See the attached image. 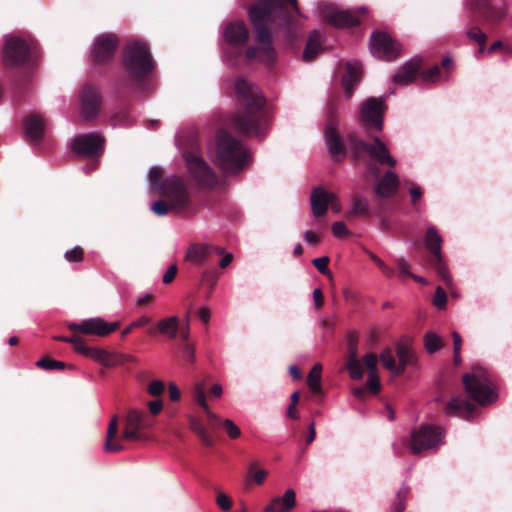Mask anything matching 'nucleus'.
Returning <instances> with one entry per match:
<instances>
[{
  "label": "nucleus",
  "mask_w": 512,
  "mask_h": 512,
  "mask_svg": "<svg viewBox=\"0 0 512 512\" xmlns=\"http://www.w3.org/2000/svg\"><path fill=\"white\" fill-rule=\"evenodd\" d=\"M104 139L96 133L75 137L71 142L72 149L83 156H94L102 152Z\"/></svg>",
  "instance_id": "dca6fc26"
},
{
  "label": "nucleus",
  "mask_w": 512,
  "mask_h": 512,
  "mask_svg": "<svg viewBox=\"0 0 512 512\" xmlns=\"http://www.w3.org/2000/svg\"><path fill=\"white\" fill-rule=\"evenodd\" d=\"M118 322L108 323L101 317L85 319L80 323H70L68 328L72 331H78L86 335H96L104 337L118 328Z\"/></svg>",
  "instance_id": "ddd939ff"
},
{
  "label": "nucleus",
  "mask_w": 512,
  "mask_h": 512,
  "mask_svg": "<svg viewBox=\"0 0 512 512\" xmlns=\"http://www.w3.org/2000/svg\"><path fill=\"white\" fill-rule=\"evenodd\" d=\"M176 273L177 267L175 265H171L163 276V282L165 284L170 283L175 278Z\"/></svg>",
  "instance_id": "69168bd1"
},
{
  "label": "nucleus",
  "mask_w": 512,
  "mask_h": 512,
  "mask_svg": "<svg viewBox=\"0 0 512 512\" xmlns=\"http://www.w3.org/2000/svg\"><path fill=\"white\" fill-rule=\"evenodd\" d=\"M333 235L337 238H341L347 236L349 234V230L344 222L338 221L333 223L332 225Z\"/></svg>",
  "instance_id": "864d4df0"
},
{
  "label": "nucleus",
  "mask_w": 512,
  "mask_h": 512,
  "mask_svg": "<svg viewBox=\"0 0 512 512\" xmlns=\"http://www.w3.org/2000/svg\"><path fill=\"white\" fill-rule=\"evenodd\" d=\"M367 385L371 392L378 393L381 389L379 377L377 373L368 374Z\"/></svg>",
  "instance_id": "5fc2aeb1"
},
{
  "label": "nucleus",
  "mask_w": 512,
  "mask_h": 512,
  "mask_svg": "<svg viewBox=\"0 0 512 512\" xmlns=\"http://www.w3.org/2000/svg\"><path fill=\"white\" fill-rule=\"evenodd\" d=\"M212 253L222 255L224 254V249L207 244H194L188 248L186 259L194 263H200L203 262Z\"/></svg>",
  "instance_id": "a878e982"
},
{
  "label": "nucleus",
  "mask_w": 512,
  "mask_h": 512,
  "mask_svg": "<svg viewBox=\"0 0 512 512\" xmlns=\"http://www.w3.org/2000/svg\"><path fill=\"white\" fill-rule=\"evenodd\" d=\"M328 263H329V258L327 256L315 258L312 260V264L317 268V270L320 273H322L324 275L329 274Z\"/></svg>",
  "instance_id": "603ef678"
},
{
  "label": "nucleus",
  "mask_w": 512,
  "mask_h": 512,
  "mask_svg": "<svg viewBox=\"0 0 512 512\" xmlns=\"http://www.w3.org/2000/svg\"><path fill=\"white\" fill-rule=\"evenodd\" d=\"M148 408L153 415H157L163 409V402L161 400L150 401L148 403Z\"/></svg>",
  "instance_id": "0e129e2a"
},
{
  "label": "nucleus",
  "mask_w": 512,
  "mask_h": 512,
  "mask_svg": "<svg viewBox=\"0 0 512 512\" xmlns=\"http://www.w3.org/2000/svg\"><path fill=\"white\" fill-rule=\"evenodd\" d=\"M467 36L479 44V53H482L484 50L486 35L480 29L475 27L467 31Z\"/></svg>",
  "instance_id": "c03bdc74"
},
{
  "label": "nucleus",
  "mask_w": 512,
  "mask_h": 512,
  "mask_svg": "<svg viewBox=\"0 0 512 512\" xmlns=\"http://www.w3.org/2000/svg\"><path fill=\"white\" fill-rule=\"evenodd\" d=\"M348 144L354 155L360 156L366 154L369 159L381 164L394 167L396 160L390 155L389 150L384 142L378 137H374L372 143H366L357 138L348 139Z\"/></svg>",
  "instance_id": "6e6552de"
},
{
  "label": "nucleus",
  "mask_w": 512,
  "mask_h": 512,
  "mask_svg": "<svg viewBox=\"0 0 512 512\" xmlns=\"http://www.w3.org/2000/svg\"><path fill=\"white\" fill-rule=\"evenodd\" d=\"M326 21L338 28L351 27L359 23L358 18L350 10L339 11L329 8L325 15Z\"/></svg>",
  "instance_id": "4be33fe9"
},
{
  "label": "nucleus",
  "mask_w": 512,
  "mask_h": 512,
  "mask_svg": "<svg viewBox=\"0 0 512 512\" xmlns=\"http://www.w3.org/2000/svg\"><path fill=\"white\" fill-rule=\"evenodd\" d=\"M149 184L151 189L156 192L163 191L165 180L161 178L160 168L153 166L148 171Z\"/></svg>",
  "instance_id": "58836bf2"
},
{
  "label": "nucleus",
  "mask_w": 512,
  "mask_h": 512,
  "mask_svg": "<svg viewBox=\"0 0 512 512\" xmlns=\"http://www.w3.org/2000/svg\"><path fill=\"white\" fill-rule=\"evenodd\" d=\"M216 153L221 169L226 172L240 169L249 159L247 150L225 131H219L216 136Z\"/></svg>",
  "instance_id": "7ed1b4c3"
},
{
  "label": "nucleus",
  "mask_w": 512,
  "mask_h": 512,
  "mask_svg": "<svg viewBox=\"0 0 512 512\" xmlns=\"http://www.w3.org/2000/svg\"><path fill=\"white\" fill-rule=\"evenodd\" d=\"M235 93L243 107L242 114L235 118V127L244 133L261 134V126L266 123V118L261 109L264 105L262 93L249 80L238 78L235 81Z\"/></svg>",
  "instance_id": "f03ea898"
},
{
  "label": "nucleus",
  "mask_w": 512,
  "mask_h": 512,
  "mask_svg": "<svg viewBox=\"0 0 512 512\" xmlns=\"http://www.w3.org/2000/svg\"><path fill=\"white\" fill-rule=\"evenodd\" d=\"M329 199H333V192L323 188H315L310 195L311 211L315 217L324 216L327 213Z\"/></svg>",
  "instance_id": "5701e85b"
},
{
  "label": "nucleus",
  "mask_w": 512,
  "mask_h": 512,
  "mask_svg": "<svg viewBox=\"0 0 512 512\" xmlns=\"http://www.w3.org/2000/svg\"><path fill=\"white\" fill-rule=\"evenodd\" d=\"M396 355L398 358L399 368H401V374L405 371L408 365L413 366L417 362L416 352L409 339L401 340L396 344Z\"/></svg>",
  "instance_id": "b1692460"
},
{
  "label": "nucleus",
  "mask_w": 512,
  "mask_h": 512,
  "mask_svg": "<svg viewBox=\"0 0 512 512\" xmlns=\"http://www.w3.org/2000/svg\"><path fill=\"white\" fill-rule=\"evenodd\" d=\"M82 257L83 251L80 247H74L65 253V258L69 262H79L82 260Z\"/></svg>",
  "instance_id": "6e6d98bb"
},
{
  "label": "nucleus",
  "mask_w": 512,
  "mask_h": 512,
  "mask_svg": "<svg viewBox=\"0 0 512 512\" xmlns=\"http://www.w3.org/2000/svg\"><path fill=\"white\" fill-rule=\"evenodd\" d=\"M475 411V406L468 401L455 397L447 402L445 413L449 416H458L470 419Z\"/></svg>",
  "instance_id": "393cba45"
},
{
  "label": "nucleus",
  "mask_w": 512,
  "mask_h": 512,
  "mask_svg": "<svg viewBox=\"0 0 512 512\" xmlns=\"http://www.w3.org/2000/svg\"><path fill=\"white\" fill-rule=\"evenodd\" d=\"M321 370V365L315 364L307 377L308 386L314 393H318L321 390Z\"/></svg>",
  "instance_id": "4c0bfd02"
},
{
  "label": "nucleus",
  "mask_w": 512,
  "mask_h": 512,
  "mask_svg": "<svg viewBox=\"0 0 512 512\" xmlns=\"http://www.w3.org/2000/svg\"><path fill=\"white\" fill-rule=\"evenodd\" d=\"M118 428V417L113 416L108 424L106 440L104 443V449L110 453H117L124 449V447L119 443L114 441L115 434Z\"/></svg>",
  "instance_id": "2f4dec72"
},
{
  "label": "nucleus",
  "mask_w": 512,
  "mask_h": 512,
  "mask_svg": "<svg viewBox=\"0 0 512 512\" xmlns=\"http://www.w3.org/2000/svg\"><path fill=\"white\" fill-rule=\"evenodd\" d=\"M471 5L487 19L498 20L504 16V11L495 10L491 6L490 0H471Z\"/></svg>",
  "instance_id": "473e14b6"
},
{
  "label": "nucleus",
  "mask_w": 512,
  "mask_h": 512,
  "mask_svg": "<svg viewBox=\"0 0 512 512\" xmlns=\"http://www.w3.org/2000/svg\"><path fill=\"white\" fill-rule=\"evenodd\" d=\"M147 415L136 408H129L125 415V428L122 437L126 440L141 439L140 430L149 428Z\"/></svg>",
  "instance_id": "2eb2a0df"
},
{
  "label": "nucleus",
  "mask_w": 512,
  "mask_h": 512,
  "mask_svg": "<svg viewBox=\"0 0 512 512\" xmlns=\"http://www.w3.org/2000/svg\"><path fill=\"white\" fill-rule=\"evenodd\" d=\"M250 471L252 473L253 480L256 484L261 485L267 476V471L264 469H256L254 466H251Z\"/></svg>",
  "instance_id": "bf43d9fd"
},
{
  "label": "nucleus",
  "mask_w": 512,
  "mask_h": 512,
  "mask_svg": "<svg viewBox=\"0 0 512 512\" xmlns=\"http://www.w3.org/2000/svg\"><path fill=\"white\" fill-rule=\"evenodd\" d=\"M30 47L22 39L9 36L5 39L3 47L4 61L10 65H18L27 61Z\"/></svg>",
  "instance_id": "4468645a"
},
{
  "label": "nucleus",
  "mask_w": 512,
  "mask_h": 512,
  "mask_svg": "<svg viewBox=\"0 0 512 512\" xmlns=\"http://www.w3.org/2000/svg\"><path fill=\"white\" fill-rule=\"evenodd\" d=\"M248 35V29L243 21L230 22L224 29L225 41L234 46L244 44Z\"/></svg>",
  "instance_id": "412c9836"
},
{
  "label": "nucleus",
  "mask_w": 512,
  "mask_h": 512,
  "mask_svg": "<svg viewBox=\"0 0 512 512\" xmlns=\"http://www.w3.org/2000/svg\"><path fill=\"white\" fill-rule=\"evenodd\" d=\"M408 494V489L406 487H402L398 492V500L395 504V512H402L405 508V499Z\"/></svg>",
  "instance_id": "4d7b16f0"
},
{
  "label": "nucleus",
  "mask_w": 512,
  "mask_h": 512,
  "mask_svg": "<svg viewBox=\"0 0 512 512\" xmlns=\"http://www.w3.org/2000/svg\"><path fill=\"white\" fill-rule=\"evenodd\" d=\"M370 213L369 202L366 197L361 195H354L350 200V208L346 213L347 219L355 217H366Z\"/></svg>",
  "instance_id": "c85d7f7f"
},
{
  "label": "nucleus",
  "mask_w": 512,
  "mask_h": 512,
  "mask_svg": "<svg viewBox=\"0 0 512 512\" xmlns=\"http://www.w3.org/2000/svg\"><path fill=\"white\" fill-rule=\"evenodd\" d=\"M421 65L420 58H412L408 61L402 68V71L395 74L393 80L395 83L406 85L413 81L415 76L417 75L419 68Z\"/></svg>",
  "instance_id": "cd10ccee"
},
{
  "label": "nucleus",
  "mask_w": 512,
  "mask_h": 512,
  "mask_svg": "<svg viewBox=\"0 0 512 512\" xmlns=\"http://www.w3.org/2000/svg\"><path fill=\"white\" fill-rule=\"evenodd\" d=\"M296 504V494L293 489H287L283 496L275 497L265 507L264 512H289Z\"/></svg>",
  "instance_id": "bb28decb"
},
{
  "label": "nucleus",
  "mask_w": 512,
  "mask_h": 512,
  "mask_svg": "<svg viewBox=\"0 0 512 512\" xmlns=\"http://www.w3.org/2000/svg\"><path fill=\"white\" fill-rule=\"evenodd\" d=\"M424 345L429 353H434L442 347V339L433 332H428L424 336Z\"/></svg>",
  "instance_id": "a19ab883"
},
{
  "label": "nucleus",
  "mask_w": 512,
  "mask_h": 512,
  "mask_svg": "<svg viewBox=\"0 0 512 512\" xmlns=\"http://www.w3.org/2000/svg\"><path fill=\"white\" fill-rule=\"evenodd\" d=\"M124 66L128 76L134 81L145 78L154 68V62L143 42L131 41L125 49Z\"/></svg>",
  "instance_id": "39448f33"
},
{
  "label": "nucleus",
  "mask_w": 512,
  "mask_h": 512,
  "mask_svg": "<svg viewBox=\"0 0 512 512\" xmlns=\"http://www.w3.org/2000/svg\"><path fill=\"white\" fill-rule=\"evenodd\" d=\"M443 431L437 427L426 425L414 429L403 443L413 454L437 448L443 442Z\"/></svg>",
  "instance_id": "0eeeda50"
},
{
  "label": "nucleus",
  "mask_w": 512,
  "mask_h": 512,
  "mask_svg": "<svg viewBox=\"0 0 512 512\" xmlns=\"http://www.w3.org/2000/svg\"><path fill=\"white\" fill-rule=\"evenodd\" d=\"M347 369L352 379L360 380L363 377L362 366L358 359H348Z\"/></svg>",
  "instance_id": "37998d69"
},
{
  "label": "nucleus",
  "mask_w": 512,
  "mask_h": 512,
  "mask_svg": "<svg viewBox=\"0 0 512 512\" xmlns=\"http://www.w3.org/2000/svg\"><path fill=\"white\" fill-rule=\"evenodd\" d=\"M179 328V318L177 316H170L161 319L157 323L158 332L170 338H175Z\"/></svg>",
  "instance_id": "c9c22d12"
},
{
  "label": "nucleus",
  "mask_w": 512,
  "mask_h": 512,
  "mask_svg": "<svg viewBox=\"0 0 512 512\" xmlns=\"http://www.w3.org/2000/svg\"><path fill=\"white\" fill-rule=\"evenodd\" d=\"M370 259L381 269L383 274L386 276H392L394 274V270L387 266L378 256H376L374 253L369 252L368 253Z\"/></svg>",
  "instance_id": "3c124183"
},
{
  "label": "nucleus",
  "mask_w": 512,
  "mask_h": 512,
  "mask_svg": "<svg viewBox=\"0 0 512 512\" xmlns=\"http://www.w3.org/2000/svg\"><path fill=\"white\" fill-rule=\"evenodd\" d=\"M164 200H159L151 205V210L157 216H164L169 212L179 211L187 207L189 196L184 182L176 176L165 179L163 191L160 192Z\"/></svg>",
  "instance_id": "20e7f679"
},
{
  "label": "nucleus",
  "mask_w": 512,
  "mask_h": 512,
  "mask_svg": "<svg viewBox=\"0 0 512 512\" xmlns=\"http://www.w3.org/2000/svg\"><path fill=\"white\" fill-rule=\"evenodd\" d=\"M463 383L468 395L482 406L493 403L497 398L486 372L480 367H474L471 373L465 374Z\"/></svg>",
  "instance_id": "423d86ee"
},
{
  "label": "nucleus",
  "mask_w": 512,
  "mask_h": 512,
  "mask_svg": "<svg viewBox=\"0 0 512 512\" xmlns=\"http://www.w3.org/2000/svg\"><path fill=\"white\" fill-rule=\"evenodd\" d=\"M383 113V100L370 97L360 108V120L366 128L381 131L383 128Z\"/></svg>",
  "instance_id": "9d476101"
},
{
  "label": "nucleus",
  "mask_w": 512,
  "mask_h": 512,
  "mask_svg": "<svg viewBox=\"0 0 512 512\" xmlns=\"http://www.w3.org/2000/svg\"><path fill=\"white\" fill-rule=\"evenodd\" d=\"M380 361L383 366L389 370L393 375H400L401 368H399L398 363H396L392 351L389 348L384 349L380 353Z\"/></svg>",
  "instance_id": "e433bc0d"
},
{
  "label": "nucleus",
  "mask_w": 512,
  "mask_h": 512,
  "mask_svg": "<svg viewBox=\"0 0 512 512\" xmlns=\"http://www.w3.org/2000/svg\"><path fill=\"white\" fill-rule=\"evenodd\" d=\"M370 51L376 58L390 61L399 55L401 47L386 33L376 32L371 36Z\"/></svg>",
  "instance_id": "9b49d317"
},
{
  "label": "nucleus",
  "mask_w": 512,
  "mask_h": 512,
  "mask_svg": "<svg viewBox=\"0 0 512 512\" xmlns=\"http://www.w3.org/2000/svg\"><path fill=\"white\" fill-rule=\"evenodd\" d=\"M439 76H440V69L438 66H434L422 74V78L426 82H434L439 79Z\"/></svg>",
  "instance_id": "13d9d810"
},
{
  "label": "nucleus",
  "mask_w": 512,
  "mask_h": 512,
  "mask_svg": "<svg viewBox=\"0 0 512 512\" xmlns=\"http://www.w3.org/2000/svg\"><path fill=\"white\" fill-rule=\"evenodd\" d=\"M118 39L114 34H102L95 38L92 53L98 62H104L114 54Z\"/></svg>",
  "instance_id": "6ab92c4d"
},
{
  "label": "nucleus",
  "mask_w": 512,
  "mask_h": 512,
  "mask_svg": "<svg viewBox=\"0 0 512 512\" xmlns=\"http://www.w3.org/2000/svg\"><path fill=\"white\" fill-rule=\"evenodd\" d=\"M36 365L44 369H62L65 366L64 362L51 360L49 358L38 360Z\"/></svg>",
  "instance_id": "49530a36"
},
{
  "label": "nucleus",
  "mask_w": 512,
  "mask_h": 512,
  "mask_svg": "<svg viewBox=\"0 0 512 512\" xmlns=\"http://www.w3.org/2000/svg\"><path fill=\"white\" fill-rule=\"evenodd\" d=\"M399 185L398 177L395 173L388 171L376 186V194L380 197H389L393 195Z\"/></svg>",
  "instance_id": "c756f323"
},
{
  "label": "nucleus",
  "mask_w": 512,
  "mask_h": 512,
  "mask_svg": "<svg viewBox=\"0 0 512 512\" xmlns=\"http://www.w3.org/2000/svg\"><path fill=\"white\" fill-rule=\"evenodd\" d=\"M433 303L438 309H443L446 306L447 296L445 291L440 286L436 288Z\"/></svg>",
  "instance_id": "09e8293b"
},
{
  "label": "nucleus",
  "mask_w": 512,
  "mask_h": 512,
  "mask_svg": "<svg viewBox=\"0 0 512 512\" xmlns=\"http://www.w3.org/2000/svg\"><path fill=\"white\" fill-rule=\"evenodd\" d=\"M190 175L201 185L212 186L216 182L215 174L207 163L194 152L184 154Z\"/></svg>",
  "instance_id": "f8f14e48"
},
{
  "label": "nucleus",
  "mask_w": 512,
  "mask_h": 512,
  "mask_svg": "<svg viewBox=\"0 0 512 512\" xmlns=\"http://www.w3.org/2000/svg\"><path fill=\"white\" fill-rule=\"evenodd\" d=\"M190 428L200 437L205 445L211 446L213 444L212 438L206 429L196 419H191Z\"/></svg>",
  "instance_id": "79ce46f5"
},
{
  "label": "nucleus",
  "mask_w": 512,
  "mask_h": 512,
  "mask_svg": "<svg viewBox=\"0 0 512 512\" xmlns=\"http://www.w3.org/2000/svg\"><path fill=\"white\" fill-rule=\"evenodd\" d=\"M165 390L164 383L161 380H153L147 386V392L149 395L156 397L163 394Z\"/></svg>",
  "instance_id": "de8ad7c7"
},
{
  "label": "nucleus",
  "mask_w": 512,
  "mask_h": 512,
  "mask_svg": "<svg viewBox=\"0 0 512 512\" xmlns=\"http://www.w3.org/2000/svg\"><path fill=\"white\" fill-rule=\"evenodd\" d=\"M325 144L330 157L334 160L342 159L346 152L343 143L341 142L337 123L334 120H329L324 130Z\"/></svg>",
  "instance_id": "a211bd4d"
},
{
  "label": "nucleus",
  "mask_w": 512,
  "mask_h": 512,
  "mask_svg": "<svg viewBox=\"0 0 512 512\" xmlns=\"http://www.w3.org/2000/svg\"><path fill=\"white\" fill-rule=\"evenodd\" d=\"M323 39V35L320 31L314 30L307 41L305 50L303 52V57L305 60H312L315 55L319 52L321 47V42Z\"/></svg>",
  "instance_id": "f704fd0d"
},
{
  "label": "nucleus",
  "mask_w": 512,
  "mask_h": 512,
  "mask_svg": "<svg viewBox=\"0 0 512 512\" xmlns=\"http://www.w3.org/2000/svg\"><path fill=\"white\" fill-rule=\"evenodd\" d=\"M205 383L197 382L193 387V395L199 406L204 410L208 411V403L205 394Z\"/></svg>",
  "instance_id": "ea45409f"
},
{
  "label": "nucleus",
  "mask_w": 512,
  "mask_h": 512,
  "mask_svg": "<svg viewBox=\"0 0 512 512\" xmlns=\"http://www.w3.org/2000/svg\"><path fill=\"white\" fill-rule=\"evenodd\" d=\"M73 346H74L75 351H77L78 353H80L84 356H87V357L89 356V353L92 348V347L86 346L79 337L76 338Z\"/></svg>",
  "instance_id": "680f3d73"
},
{
  "label": "nucleus",
  "mask_w": 512,
  "mask_h": 512,
  "mask_svg": "<svg viewBox=\"0 0 512 512\" xmlns=\"http://www.w3.org/2000/svg\"><path fill=\"white\" fill-rule=\"evenodd\" d=\"M362 67L358 61L352 60L346 63V71L342 77V86L344 89V96L350 99L353 92L361 79Z\"/></svg>",
  "instance_id": "aec40b11"
},
{
  "label": "nucleus",
  "mask_w": 512,
  "mask_h": 512,
  "mask_svg": "<svg viewBox=\"0 0 512 512\" xmlns=\"http://www.w3.org/2000/svg\"><path fill=\"white\" fill-rule=\"evenodd\" d=\"M221 424L231 439H236L241 435L239 427L232 420L224 419Z\"/></svg>",
  "instance_id": "a18cd8bd"
},
{
  "label": "nucleus",
  "mask_w": 512,
  "mask_h": 512,
  "mask_svg": "<svg viewBox=\"0 0 512 512\" xmlns=\"http://www.w3.org/2000/svg\"><path fill=\"white\" fill-rule=\"evenodd\" d=\"M88 357L106 368L115 366V352L100 347H92Z\"/></svg>",
  "instance_id": "72a5a7b5"
},
{
  "label": "nucleus",
  "mask_w": 512,
  "mask_h": 512,
  "mask_svg": "<svg viewBox=\"0 0 512 512\" xmlns=\"http://www.w3.org/2000/svg\"><path fill=\"white\" fill-rule=\"evenodd\" d=\"M286 4L287 0H261L251 7L249 17L254 27L256 45L246 51L249 60L265 64L275 61L276 51L272 46L268 28L282 15Z\"/></svg>",
  "instance_id": "f257e3e1"
},
{
  "label": "nucleus",
  "mask_w": 512,
  "mask_h": 512,
  "mask_svg": "<svg viewBox=\"0 0 512 512\" xmlns=\"http://www.w3.org/2000/svg\"><path fill=\"white\" fill-rule=\"evenodd\" d=\"M216 502H217V505L224 511L229 510L232 506V502H231L230 498L224 493L218 494V496L216 498Z\"/></svg>",
  "instance_id": "052dcab7"
},
{
  "label": "nucleus",
  "mask_w": 512,
  "mask_h": 512,
  "mask_svg": "<svg viewBox=\"0 0 512 512\" xmlns=\"http://www.w3.org/2000/svg\"><path fill=\"white\" fill-rule=\"evenodd\" d=\"M169 397L172 401H178L180 399V390L173 382L169 383Z\"/></svg>",
  "instance_id": "774afa93"
},
{
  "label": "nucleus",
  "mask_w": 512,
  "mask_h": 512,
  "mask_svg": "<svg viewBox=\"0 0 512 512\" xmlns=\"http://www.w3.org/2000/svg\"><path fill=\"white\" fill-rule=\"evenodd\" d=\"M25 132L32 141H38L44 134V121L35 114L29 115L25 120Z\"/></svg>",
  "instance_id": "7c9ffc66"
},
{
  "label": "nucleus",
  "mask_w": 512,
  "mask_h": 512,
  "mask_svg": "<svg viewBox=\"0 0 512 512\" xmlns=\"http://www.w3.org/2000/svg\"><path fill=\"white\" fill-rule=\"evenodd\" d=\"M365 366L368 369V374L377 373V357L373 353H367L363 357Z\"/></svg>",
  "instance_id": "8fccbe9b"
},
{
  "label": "nucleus",
  "mask_w": 512,
  "mask_h": 512,
  "mask_svg": "<svg viewBox=\"0 0 512 512\" xmlns=\"http://www.w3.org/2000/svg\"><path fill=\"white\" fill-rule=\"evenodd\" d=\"M348 353L349 358L348 359H357V345L356 340L352 337H350L348 341Z\"/></svg>",
  "instance_id": "338daca9"
},
{
  "label": "nucleus",
  "mask_w": 512,
  "mask_h": 512,
  "mask_svg": "<svg viewBox=\"0 0 512 512\" xmlns=\"http://www.w3.org/2000/svg\"><path fill=\"white\" fill-rule=\"evenodd\" d=\"M81 117L89 120L95 117L100 109L101 98L98 89L93 85H85L80 94Z\"/></svg>",
  "instance_id": "f3484780"
},
{
  "label": "nucleus",
  "mask_w": 512,
  "mask_h": 512,
  "mask_svg": "<svg viewBox=\"0 0 512 512\" xmlns=\"http://www.w3.org/2000/svg\"><path fill=\"white\" fill-rule=\"evenodd\" d=\"M135 360V357L132 355L115 352V366L123 365L126 362H133Z\"/></svg>",
  "instance_id": "e2e57ef3"
},
{
  "label": "nucleus",
  "mask_w": 512,
  "mask_h": 512,
  "mask_svg": "<svg viewBox=\"0 0 512 512\" xmlns=\"http://www.w3.org/2000/svg\"><path fill=\"white\" fill-rule=\"evenodd\" d=\"M424 243L426 248L433 254V266L438 275L445 281L447 285H451L452 278L448 273L446 265L443 261L441 253L442 237L437 232L434 226H430L427 229Z\"/></svg>",
  "instance_id": "1a4fd4ad"
}]
</instances>
